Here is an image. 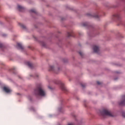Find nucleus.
<instances>
[{
	"label": "nucleus",
	"mask_w": 125,
	"mask_h": 125,
	"mask_svg": "<svg viewBox=\"0 0 125 125\" xmlns=\"http://www.w3.org/2000/svg\"><path fill=\"white\" fill-rule=\"evenodd\" d=\"M18 8L19 11H23V10H24V7L19 5L18 6Z\"/></svg>",
	"instance_id": "9"
},
{
	"label": "nucleus",
	"mask_w": 125,
	"mask_h": 125,
	"mask_svg": "<svg viewBox=\"0 0 125 125\" xmlns=\"http://www.w3.org/2000/svg\"><path fill=\"white\" fill-rule=\"evenodd\" d=\"M2 46H3L2 44H1V43H0V47H2Z\"/></svg>",
	"instance_id": "20"
},
{
	"label": "nucleus",
	"mask_w": 125,
	"mask_h": 125,
	"mask_svg": "<svg viewBox=\"0 0 125 125\" xmlns=\"http://www.w3.org/2000/svg\"><path fill=\"white\" fill-rule=\"evenodd\" d=\"M79 54L81 55V56L83 57V52H79Z\"/></svg>",
	"instance_id": "18"
},
{
	"label": "nucleus",
	"mask_w": 125,
	"mask_h": 125,
	"mask_svg": "<svg viewBox=\"0 0 125 125\" xmlns=\"http://www.w3.org/2000/svg\"><path fill=\"white\" fill-rule=\"evenodd\" d=\"M3 37H6V34H2V35Z\"/></svg>",
	"instance_id": "22"
},
{
	"label": "nucleus",
	"mask_w": 125,
	"mask_h": 125,
	"mask_svg": "<svg viewBox=\"0 0 125 125\" xmlns=\"http://www.w3.org/2000/svg\"><path fill=\"white\" fill-rule=\"evenodd\" d=\"M42 45H43V46H44V44H43Z\"/></svg>",
	"instance_id": "27"
},
{
	"label": "nucleus",
	"mask_w": 125,
	"mask_h": 125,
	"mask_svg": "<svg viewBox=\"0 0 125 125\" xmlns=\"http://www.w3.org/2000/svg\"><path fill=\"white\" fill-rule=\"evenodd\" d=\"M100 115L102 116V117H104V116H108V117H113V115L110 111H108L107 109H103V111H100Z\"/></svg>",
	"instance_id": "2"
},
{
	"label": "nucleus",
	"mask_w": 125,
	"mask_h": 125,
	"mask_svg": "<svg viewBox=\"0 0 125 125\" xmlns=\"http://www.w3.org/2000/svg\"><path fill=\"white\" fill-rule=\"evenodd\" d=\"M67 125H76L74 123H69Z\"/></svg>",
	"instance_id": "16"
},
{
	"label": "nucleus",
	"mask_w": 125,
	"mask_h": 125,
	"mask_svg": "<svg viewBox=\"0 0 125 125\" xmlns=\"http://www.w3.org/2000/svg\"><path fill=\"white\" fill-rule=\"evenodd\" d=\"M17 45H18V47H19V48H20V49H21V50L24 49V47L22 45V44H21L20 43H18Z\"/></svg>",
	"instance_id": "8"
},
{
	"label": "nucleus",
	"mask_w": 125,
	"mask_h": 125,
	"mask_svg": "<svg viewBox=\"0 0 125 125\" xmlns=\"http://www.w3.org/2000/svg\"><path fill=\"white\" fill-rule=\"evenodd\" d=\"M81 85H82V87H84V85L82 84Z\"/></svg>",
	"instance_id": "23"
},
{
	"label": "nucleus",
	"mask_w": 125,
	"mask_h": 125,
	"mask_svg": "<svg viewBox=\"0 0 125 125\" xmlns=\"http://www.w3.org/2000/svg\"><path fill=\"white\" fill-rule=\"evenodd\" d=\"M94 17H95V18H98L99 16L98 15H95L93 16Z\"/></svg>",
	"instance_id": "17"
},
{
	"label": "nucleus",
	"mask_w": 125,
	"mask_h": 125,
	"mask_svg": "<svg viewBox=\"0 0 125 125\" xmlns=\"http://www.w3.org/2000/svg\"><path fill=\"white\" fill-rule=\"evenodd\" d=\"M49 71H54V66L52 65L50 66L49 68Z\"/></svg>",
	"instance_id": "11"
},
{
	"label": "nucleus",
	"mask_w": 125,
	"mask_h": 125,
	"mask_svg": "<svg viewBox=\"0 0 125 125\" xmlns=\"http://www.w3.org/2000/svg\"><path fill=\"white\" fill-rule=\"evenodd\" d=\"M82 25L84 26L85 27V26H87V23L86 22H84L82 24Z\"/></svg>",
	"instance_id": "15"
},
{
	"label": "nucleus",
	"mask_w": 125,
	"mask_h": 125,
	"mask_svg": "<svg viewBox=\"0 0 125 125\" xmlns=\"http://www.w3.org/2000/svg\"><path fill=\"white\" fill-rule=\"evenodd\" d=\"M115 81H116V80H117V79H114Z\"/></svg>",
	"instance_id": "26"
},
{
	"label": "nucleus",
	"mask_w": 125,
	"mask_h": 125,
	"mask_svg": "<svg viewBox=\"0 0 125 125\" xmlns=\"http://www.w3.org/2000/svg\"><path fill=\"white\" fill-rule=\"evenodd\" d=\"M113 17L116 19H121V14L116 13L113 15Z\"/></svg>",
	"instance_id": "5"
},
{
	"label": "nucleus",
	"mask_w": 125,
	"mask_h": 125,
	"mask_svg": "<svg viewBox=\"0 0 125 125\" xmlns=\"http://www.w3.org/2000/svg\"><path fill=\"white\" fill-rule=\"evenodd\" d=\"M93 50L94 52H95L96 53H98L99 52V47L97 46H93Z\"/></svg>",
	"instance_id": "4"
},
{
	"label": "nucleus",
	"mask_w": 125,
	"mask_h": 125,
	"mask_svg": "<svg viewBox=\"0 0 125 125\" xmlns=\"http://www.w3.org/2000/svg\"><path fill=\"white\" fill-rule=\"evenodd\" d=\"M36 77H39V76H38V75H36Z\"/></svg>",
	"instance_id": "24"
},
{
	"label": "nucleus",
	"mask_w": 125,
	"mask_h": 125,
	"mask_svg": "<svg viewBox=\"0 0 125 125\" xmlns=\"http://www.w3.org/2000/svg\"><path fill=\"white\" fill-rule=\"evenodd\" d=\"M35 95H40V96H45L46 92L43 90L42 84L38 85L37 88L34 90Z\"/></svg>",
	"instance_id": "1"
},
{
	"label": "nucleus",
	"mask_w": 125,
	"mask_h": 125,
	"mask_svg": "<svg viewBox=\"0 0 125 125\" xmlns=\"http://www.w3.org/2000/svg\"><path fill=\"white\" fill-rule=\"evenodd\" d=\"M13 70H15V68H13Z\"/></svg>",
	"instance_id": "25"
},
{
	"label": "nucleus",
	"mask_w": 125,
	"mask_h": 125,
	"mask_svg": "<svg viewBox=\"0 0 125 125\" xmlns=\"http://www.w3.org/2000/svg\"><path fill=\"white\" fill-rule=\"evenodd\" d=\"M61 87L62 90H63L64 91H67V89H66V87L64 86V84L62 83H61Z\"/></svg>",
	"instance_id": "7"
},
{
	"label": "nucleus",
	"mask_w": 125,
	"mask_h": 125,
	"mask_svg": "<svg viewBox=\"0 0 125 125\" xmlns=\"http://www.w3.org/2000/svg\"><path fill=\"white\" fill-rule=\"evenodd\" d=\"M26 65H27L29 67V68H32L33 64H32V63L29 62H26Z\"/></svg>",
	"instance_id": "10"
},
{
	"label": "nucleus",
	"mask_w": 125,
	"mask_h": 125,
	"mask_svg": "<svg viewBox=\"0 0 125 125\" xmlns=\"http://www.w3.org/2000/svg\"><path fill=\"white\" fill-rule=\"evenodd\" d=\"M30 12H31L32 13H37V11L35 9H31L30 10Z\"/></svg>",
	"instance_id": "14"
},
{
	"label": "nucleus",
	"mask_w": 125,
	"mask_h": 125,
	"mask_svg": "<svg viewBox=\"0 0 125 125\" xmlns=\"http://www.w3.org/2000/svg\"><path fill=\"white\" fill-rule=\"evenodd\" d=\"M3 90H4L5 92H7V93H8V92H10V91H11V90L9 89V87L6 86L3 87Z\"/></svg>",
	"instance_id": "6"
},
{
	"label": "nucleus",
	"mask_w": 125,
	"mask_h": 125,
	"mask_svg": "<svg viewBox=\"0 0 125 125\" xmlns=\"http://www.w3.org/2000/svg\"><path fill=\"white\" fill-rule=\"evenodd\" d=\"M19 26H20V27H21L22 28V29H26V26H25L24 25H23L22 23H19Z\"/></svg>",
	"instance_id": "12"
},
{
	"label": "nucleus",
	"mask_w": 125,
	"mask_h": 125,
	"mask_svg": "<svg viewBox=\"0 0 125 125\" xmlns=\"http://www.w3.org/2000/svg\"><path fill=\"white\" fill-rule=\"evenodd\" d=\"M120 106L125 105V95L122 97V101L119 103Z\"/></svg>",
	"instance_id": "3"
},
{
	"label": "nucleus",
	"mask_w": 125,
	"mask_h": 125,
	"mask_svg": "<svg viewBox=\"0 0 125 125\" xmlns=\"http://www.w3.org/2000/svg\"><path fill=\"white\" fill-rule=\"evenodd\" d=\"M67 36L68 37H74V35H73V32H71V33L68 32Z\"/></svg>",
	"instance_id": "13"
},
{
	"label": "nucleus",
	"mask_w": 125,
	"mask_h": 125,
	"mask_svg": "<svg viewBox=\"0 0 125 125\" xmlns=\"http://www.w3.org/2000/svg\"><path fill=\"white\" fill-rule=\"evenodd\" d=\"M97 84L99 85V84H100V82L97 81Z\"/></svg>",
	"instance_id": "21"
},
{
	"label": "nucleus",
	"mask_w": 125,
	"mask_h": 125,
	"mask_svg": "<svg viewBox=\"0 0 125 125\" xmlns=\"http://www.w3.org/2000/svg\"><path fill=\"white\" fill-rule=\"evenodd\" d=\"M122 116H123V117H124V118H125V112H123L122 113Z\"/></svg>",
	"instance_id": "19"
}]
</instances>
